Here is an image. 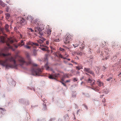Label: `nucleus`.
<instances>
[{
	"label": "nucleus",
	"instance_id": "nucleus-52",
	"mask_svg": "<svg viewBox=\"0 0 121 121\" xmlns=\"http://www.w3.org/2000/svg\"><path fill=\"white\" fill-rule=\"evenodd\" d=\"M91 88V87H90ZM91 88L92 89H93L94 90H95V88Z\"/></svg>",
	"mask_w": 121,
	"mask_h": 121
},
{
	"label": "nucleus",
	"instance_id": "nucleus-12",
	"mask_svg": "<svg viewBox=\"0 0 121 121\" xmlns=\"http://www.w3.org/2000/svg\"><path fill=\"white\" fill-rule=\"evenodd\" d=\"M4 110L3 108H0V117H1L4 114Z\"/></svg>",
	"mask_w": 121,
	"mask_h": 121
},
{
	"label": "nucleus",
	"instance_id": "nucleus-60",
	"mask_svg": "<svg viewBox=\"0 0 121 121\" xmlns=\"http://www.w3.org/2000/svg\"><path fill=\"white\" fill-rule=\"evenodd\" d=\"M69 65H72V64H69Z\"/></svg>",
	"mask_w": 121,
	"mask_h": 121
},
{
	"label": "nucleus",
	"instance_id": "nucleus-25",
	"mask_svg": "<svg viewBox=\"0 0 121 121\" xmlns=\"http://www.w3.org/2000/svg\"><path fill=\"white\" fill-rule=\"evenodd\" d=\"M79 44L78 43H76V44H73V45L74 46V48L77 47L78 45Z\"/></svg>",
	"mask_w": 121,
	"mask_h": 121
},
{
	"label": "nucleus",
	"instance_id": "nucleus-55",
	"mask_svg": "<svg viewBox=\"0 0 121 121\" xmlns=\"http://www.w3.org/2000/svg\"><path fill=\"white\" fill-rule=\"evenodd\" d=\"M85 73L87 75H89V74L88 73Z\"/></svg>",
	"mask_w": 121,
	"mask_h": 121
},
{
	"label": "nucleus",
	"instance_id": "nucleus-57",
	"mask_svg": "<svg viewBox=\"0 0 121 121\" xmlns=\"http://www.w3.org/2000/svg\"><path fill=\"white\" fill-rule=\"evenodd\" d=\"M121 74V73H119V76Z\"/></svg>",
	"mask_w": 121,
	"mask_h": 121
},
{
	"label": "nucleus",
	"instance_id": "nucleus-58",
	"mask_svg": "<svg viewBox=\"0 0 121 121\" xmlns=\"http://www.w3.org/2000/svg\"><path fill=\"white\" fill-rule=\"evenodd\" d=\"M105 100H104V101L103 100V102H105Z\"/></svg>",
	"mask_w": 121,
	"mask_h": 121
},
{
	"label": "nucleus",
	"instance_id": "nucleus-37",
	"mask_svg": "<svg viewBox=\"0 0 121 121\" xmlns=\"http://www.w3.org/2000/svg\"><path fill=\"white\" fill-rule=\"evenodd\" d=\"M61 83L65 86H66V85L63 82L60 81Z\"/></svg>",
	"mask_w": 121,
	"mask_h": 121
},
{
	"label": "nucleus",
	"instance_id": "nucleus-44",
	"mask_svg": "<svg viewBox=\"0 0 121 121\" xmlns=\"http://www.w3.org/2000/svg\"><path fill=\"white\" fill-rule=\"evenodd\" d=\"M80 69H82V66H79Z\"/></svg>",
	"mask_w": 121,
	"mask_h": 121
},
{
	"label": "nucleus",
	"instance_id": "nucleus-31",
	"mask_svg": "<svg viewBox=\"0 0 121 121\" xmlns=\"http://www.w3.org/2000/svg\"><path fill=\"white\" fill-rule=\"evenodd\" d=\"M50 48L52 50H54L55 49V48H54L53 47H52V46H51L50 47ZM51 52H52V50H51Z\"/></svg>",
	"mask_w": 121,
	"mask_h": 121
},
{
	"label": "nucleus",
	"instance_id": "nucleus-24",
	"mask_svg": "<svg viewBox=\"0 0 121 121\" xmlns=\"http://www.w3.org/2000/svg\"><path fill=\"white\" fill-rule=\"evenodd\" d=\"M93 80H92L91 79H90V78H89V79H88V80L87 82H88L91 83V82H93Z\"/></svg>",
	"mask_w": 121,
	"mask_h": 121
},
{
	"label": "nucleus",
	"instance_id": "nucleus-53",
	"mask_svg": "<svg viewBox=\"0 0 121 121\" xmlns=\"http://www.w3.org/2000/svg\"><path fill=\"white\" fill-rule=\"evenodd\" d=\"M46 43L47 44H48V41H47L46 42Z\"/></svg>",
	"mask_w": 121,
	"mask_h": 121
},
{
	"label": "nucleus",
	"instance_id": "nucleus-16",
	"mask_svg": "<svg viewBox=\"0 0 121 121\" xmlns=\"http://www.w3.org/2000/svg\"><path fill=\"white\" fill-rule=\"evenodd\" d=\"M74 53L75 54L80 56L82 55L83 54L82 52H80L79 51L75 52Z\"/></svg>",
	"mask_w": 121,
	"mask_h": 121
},
{
	"label": "nucleus",
	"instance_id": "nucleus-48",
	"mask_svg": "<svg viewBox=\"0 0 121 121\" xmlns=\"http://www.w3.org/2000/svg\"><path fill=\"white\" fill-rule=\"evenodd\" d=\"M18 46H19L18 45V46H17V45H15V47L16 48H17L18 47Z\"/></svg>",
	"mask_w": 121,
	"mask_h": 121
},
{
	"label": "nucleus",
	"instance_id": "nucleus-11",
	"mask_svg": "<svg viewBox=\"0 0 121 121\" xmlns=\"http://www.w3.org/2000/svg\"><path fill=\"white\" fill-rule=\"evenodd\" d=\"M55 55L56 56L58 57L59 56L60 57H61L62 58H63V59H66V58L65 57H63L62 55L61 54L60 52H58L56 53Z\"/></svg>",
	"mask_w": 121,
	"mask_h": 121
},
{
	"label": "nucleus",
	"instance_id": "nucleus-13",
	"mask_svg": "<svg viewBox=\"0 0 121 121\" xmlns=\"http://www.w3.org/2000/svg\"><path fill=\"white\" fill-rule=\"evenodd\" d=\"M97 83L98 84L99 86L100 87L103 86V82L100 81L99 80H98L97 81Z\"/></svg>",
	"mask_w": 121,
	"mask_h": 121
},
{
	"label": "nucleus",
	"instance_id": "nucleus-47",
	"mask_svg": "<svg viewBox=\"0 0 121 121\" xmlns=\"http://www.w3.org/2000/svg\"><path fill=\"white\" fill-rule=\"evenodd\" d=\"M10 17V16H9V15H8V16H7L6 17V18H7V17Z\"/></svg>",
	"mask_w": 121,
	"mask_h": 121
},
{
	"label": "nucleus",
	"instance_id": "nucleus-27",
	"mask_svg": "<svg viewBox=\"0 0 121 121\" xmlns=\"http://www.w3.org/2000/svg\"><path fill=\"white\" fill-rule=\"evenodd\" d=\"M112 79V77H109L106 80L107 81H109L111 80Z\"/></svg>",
	"mask_w": 121,
	"mask_h": 121
},
{
	"label": "nucleus",
	"instance_id": "nucleus-38",
	"mask_svg": "<svg viewBox=\"0 0 121 121\" xmlns=\"http://www.w3.org/2000/svg\"><path fill=\"white\" fill-rule=\"evenodd\" d=\"M76 68L77 69H78V70H79L80 69L79 68V66H76Z\"/></svg>",
	"mask_w": 121,
	"mask_h": 121
},
{
	"label": "nucleus",
	"instance_id": "nucleus-5",
	"mask_svg": "<svg viewBox=\"0 0 121 121\" xmlns=\"http://www.w3.org/2000/svg\"><path fill=\"white\" fill-rule=\"evenodd\" d=\"M72 36L69 33H67L63 39L64 43L65 44L69 43L70 41L72 40Z\"/></svg>",
	"mask_w": 121,
	"mask_h": 121
},
{
	"label": "nucleus",
	"instance_id": "nucleus-7",
	"mask_svg": "<svg viewBox=\"0 0 121 121\" xmlns=\"http://www.w3.org/2000/svg\"><path fill=\"white\" fill-rule=\"evenodd\" d=\"M60 76V74L59 73L52 74L50 75L49 78L50 79H55L56 78L59 77Z\"/></svg>",
	"mask_w": 121,
	"mask_h": 121
},
{
	"label": "nucleus",
	"instance_id": "nucleus-43",
	"mask_svg": "<svg viewBox=\"0 0 121 121\" xmlns=\"http://www.w3.org/2000/svg\"><path fill=\"white\" fill-rule=\"evenodd\" d=\"M95 90H94L95 91H97L99 90V89H97L96 88H95Z\"/></svg>",
	"mask_w": 121,
	"mask_h": 121
},
{
	"label": "nucleus",
	"instance_id": "nucleus-33",
	"mask_svg": "<svg viewBox=\"0 0 121 121\" xmlns=\"http://www.w3.org/2000/svg\"><path fill=\"white\" fill-rule=\"evenodd\" d=\"M9 8L7 6V8L6 9V11L7 12H9Z\"/></svg>",
	"mask_w": 121,
	"mask_h": 121
},
{
	"label": "nucleus",
	"instance_id": "nucleus-15",
	"mask_svg": "<svg viewBox=\"0 0 121 121\" xmlns=\"http://www.w3.org/2000/svg\"><path fill=\"white\" fill-rule=\"evenodd\" d=\"M27 29H28L27 30L28 32L29 35H30V32H34V30H33L31 28H27Z\"/></svg>",
	"mask_w": 121,
	"mask_h": 121
},
{
	"label": "nucleus",
	"instance_id": "nucleus-32",
	"mask_svg": "<svg viewBox=\"0 0 121 121\" xmlns=\"http://www.w3.org/2000/svg\"><path fill=\"white\" fill-rule=\"evenodd\" d=\"M0 4L3 7L5 5L2 2H1V3L0 2Z\"/></svg>",
	"mask_w": 121,
	"mask_h": 121
},
{
	"label": "nucleus",
	"instance_id": "nucleus-50",
	"mask_svg": "<svg viewBox=\"0 0 121 121\" xmlns=\"http://www.w3.org/2000/svg\"><path fill=\"white\" fill-rule=\"evenodd\" d=\"M2 12H3L2 11H0V14H1L2 13Z\"/></svg>",
	"mask_w": 121,
	"mask_h": 121
},
{
	"label": "nucleus",
	"instance_id": "nucleus-3",
	"mask_svg": "<svg viewBox=\"0 0 121 121\" xmlns=\"http://www.w3.org/2000/svg\"><path fill=\"white\" fill-rule=\"evenodd\" d=\"M2 33L3 35H4V33L3 32L2 30H1L0 31V34ZM6 35L4 34V36H0V41L1 42L4 43L6 42L7 45L10 48H11L12 47L10 45V44H11L13 43L14 41L12 40V38H10V39L7 38L6 39Z\"/></svg>",
	"mask_w": 121,
	"mask_h": 121
},
{
	"label": "nucleus",
	"instance_id": "nucleus-14",
	"mask_svg": "<svg viewBox=\"0 0 121 121\" xmlns=\"http://www.w3.org/2000/svg\"><path fill=\"white\" fill-rule=\"evenodd\" d=\"M51 32V30L50 29H48L47 31V33L46 35L48 36L50 35Z\"/></svg>",
	"mask_w": 121,
	"mask_h": 121
},
{
	"label": "nucleus",
	"instance_id": "nucleus-18",
	"mask_svg": "<svg viewBox=\"0 0 121 121\" xmlns=\"http://www.w3.org/2000/svg\"><path fill=\"white\" fill-rule=\"evenodd\" d=\"M9 27V25L8 24H6L5 25V29L7 32H9V30L8 28Z\"/></svg>",
	"mask_w": 121,
	"mask_h": 121
},
{
	"label": "nucleus",
	"instance_id": "nucleus-45",
	"mask_svg": "<svg viewBox=\"0 0 121 121\" xmlns=\"http://www.w3.org/2000/svg\"><path fill=\"white\" fill-rule=\"evenodd\" d=\"M72 97H76V95H73Z\"/></svg>",
	"mask_w": 121,
	"mask_h": 121
},
{
	"label": "nucleus",
	"instance_id": "nucleus-20",
	"mask_svg": "<svg viewBox=\"0 0 121 121\" xmlns=\"http://www.w3.org/2000/svg\"><path fill=\"white\" fill-rule=\"evenodd\" d=\"M38 42L40 44H41L43 43V41L41 39H39L38 41Z\"/></svg>",
	"mask_w": 121,
	"mask_h": 121
},
{
	"label": "nucleus",
	"instance_id": "nucleus-39",
	"mask_svg": "<svg viewBox=\"0 0 121 121\" xmlns=\"http://www.w3.org/2000/svg\"><path fill=\"white\" fill-rule=\"evenodd\" d=\"M70 80H67L65 82L67 83L68 82H70Z\"/></svg>",
	"mask_w": 121,
	"mask_h": 121
},
{
	"label": "nucleus",
	"instance_id": "nucleus-34",
	"mask_svg": "<svg viewBox=\"0 0 121 121\" xmlns=\"http://www.w3.org/2000/svg\"><path fill=\"white\" fill-rule=\"evenodd\" d=\"M38 121H45L44 119H38Z\"/></svg>",
	"mask_w": 121,
	"mask_h": 121
},
{
	"label": "nucleus",
	"instance_id": "nucleus-23",
	"mask_svg": "<svg viewBox=\"0 0 121 121\" xmlns=\"http://www.w3.org/2000/svg\"><path fill=\"white\" fill-rule=\"evenodd\" d=\"M33 54L34 56H36L37 54V51L35 50H34L33 52Z\"/></svg>",
	"mask_w": 121,
	"mask_h": 121
},
{
	"label": "nucleus",
	"instance_id": "nucleus-54",
	"mask_svg": "<svg viewBox=\"0 0 121 121\" xmlns=\"http://www.w3.org/2000/svg\"><path fill=\"white\" fill-rule=\"evenodd\" d=\"M74 63H75V64H77V63L76 62H74Z\"/></svg>",
	"mask_w": 121,
	"mask_h": 121
},
{
	"label": "nucleus",
	"instance_id": "nucleus-36",
	"mask_svg": "<svg viewBox=\"0 0 121 121\" xmlns=\"http://www.w3.org/2000/svg\"><path fill=\"white\" fill-rule=\"evenodd\" d=\"M32 65H33V66H37V65L35 63H33L32 64Z\"/></svg>",
	"mask_w": 121,
	"mask_h": 121
},
{
	"label": "nucleus",
	"instance_id": "nucleus-61",
	"mask_svg": "<svg viewBox=\"0 0 121 121\" xmlns=\"http://www.w3.org/2000/svg\"><path fill=\"white\" fill-rule=\"evenodd\" d=\"M43 46V45H41V46Z\"/></svg>",
	"mask_w": 121,
	"mask_h": 121
},
{
	"label": "nucleus",
	"instance_id": "nucleus-41",
	"mask_svg": "<svg viewBox=\"0 0 121 121\" xmlns=\"http://www.w3.org/2000/svg\"><path fill=\"white\" fill-rule=\"evenodd\" d=\"M63 47H64L66 49H69L66 46H63Z\"/></svg>",
	"mask_w": 121,
	"mask_h": 121
},
{
	"label": "nucleus",
	"instance_id": "nucleus-29",
	"mask_svg": "<svg viewBox=\"0 0 121 121\" xmlns=\"http://www.w3.org/2000/svg\"><path fill=\"white\" fill-rule=\"evenodd\" d=\"M9 55V54H6L3 53L2 54V55L4 56H7L8 55Z\"/></svg>",
	"mask_w": 121,
	"mask_h": 121
},
{
	"label": "nucleus",
	"instance_id": "nucleus-40",
	"mask_svg": "<svg viewBox=\"0 0 121 121\" xmlns=\"http://www.w3.org/2000/svg\"><path fill=\"white\" fill-rule=\"evenodd\" d=\"M106 69V68L105 67V66H103V70H105Z\"/></svg>",
	"mask_w": 121,
	"mask_h": 121
},
{
	"label": "nucleus",
	"instance_id": "nucleus-9",
	"mask_svg": "<svg viewBox=\"0 0 121 121\" xmlns=\"http://www.w3.org/2000/svg\"><path fill=\"white\" fill-rule=\"evenodd\" d=\"M33 18L31 16H28L27 17V19L30 21L32 24L34 25L35 23H34V22H35V20H33Z\"/></svg>",
	"mask_w": 121,
	"mask_h": 121
},
{
	"label": "nucleus",
	"instance_id": "nucleus-19",
	"mask_svg": "<svg viewBox=\"0 0 121 121\" xmlns=\"http://www.w3.org/2000/svg\"><path fill=\"white\" fill-rule=\"evenodd\" d=\"M21 44H20L18 45L19 46H20V47H21L25 43L23 41V40H21Z\"/></svg>",
	"mask_w": 121,
	"mask_h": 121
},
{
	"label": "nucleus",
	"instance_id": "nucleus-46",
	"mask_svg": "<svg viewBox=\"0 0 121 121\" xmlns=\"http://www.w3.org/2000/svg\"><path fill=\"white\" fill-rule=\"evenodd\" d=\"M107 59H108V58H107V57H106V58H105L106 60H107ZM105 59V58H104V59L103 58L102 60H104Z\"/></svg>",
	"mask_w": 121,
	"mask_h": 121
},
{
	"label": "nucleus",
	"instance_id": "nucleus-21",
	"mask_svg": "<svg viewBox=\"0 0 121 121\" xmlns=\"http://www.w3.org/2000/svg\"><path fill=\"white\" fill-rule=\"evenodd\" d=\"M85 45L83 43L82 44L81 46V47H80V49H82V48H83Z\"/></svg>",
	"mask_w": 121,
	"mask_h": 121
},
{
	"label": "nucleus",
	"instance_id": "nucleus-59",
	"mask_svg": "<svg viewBox=\"0 0 121 121\" xmlns=\"http://www.w3.org/2000/svg\"><path fill=\"white\" fill-rule=\"evenodd\" d=\"M83 83V82H82L81 83V84H82V83Z\"/></svg>",
	"mask_w": 121,
	"mask_h": 121
},
{
	"label": "nucleus",
	"instance_id": "nucleus-28",
	"mask_svg": "<svg viewBox=\"0 0 121 121\" xmlns=\"http://www.w3.org/2000/svg\"><path fill=\"white\" fill-rule=\"evenodd\" d=\"M59 50L60 51H62V52H64V51H65V49H64L63 48H60Z\"/></svg>",
	"mask_w": 121,
	"mask_h": 121
},
{
	"label": "nucleus",
	"instance_id": "nucleus-35",
	"mask_svg": "<svg viewBox=\"0 0 121 121\" xmlns=\"http://www.w3.org/2000/svg\"><path fill=\"white\" fill-rule=\"evenodd\" d=\"M73 81L75 82L76 81H77V80L76 78H74L73 79Z\"/></svg>",
	"mask_w": 121,
	"mask_h": 121
},
{
	"label": "nucleus",
	"instance_id": "nucleus-8",
	"mask_svg": "<svg viewBox=\"0 0 121 121\" xmlns=\"http://www.w3.org/2000/svg\"><path fill=\"white\" fill-rule=\"evenodd\" d=\"M84 72H87L88 73L91 74L94 77L95 76V74L94 72L93 71L91 70L89 68H84Z\"/></svg>",
	"mask_w": 121,
	"mask_h": 121
},
{
	"label": "nucleus",
	"instance_id": "nucleus-6",
	"mask_svg": "<svg viewBox=\"0 0 121 121\" xmlns=\"http://www.w3.org/2000/svg\"><path fill=\"white\" fill-rule=\"evenodd\" d=\"M26 45H24V47L26 48L27 49H30L31 48V46H33L34 45L36 46H39V44L35 43H34L32 42L29 41L26 43Z\"/></svg>",
	"mask_w": 121,
	"mask_h": 121
},
{
	"label": "nucleus",
	"instance_id": "nucleus-1",
	"mask_svg": "<svg viewBox=\"0 0 121 121\" xmlns=\"http://www.w3.org/2000/svg\"><path fill=\"white\" fill-rule=\"evenodd\" d=\"M0 64L2 66H5L6 68L9 67L17 68L18 67L24 68L26 66V61L24 59L19 56L17 64L16 63L15 58L13 57L6 58L5 60H0Z\"/></svg>",
	"mask_w": 121,
	"mask_h": 121
},
{
	"label": "nucleus",
	"instance_id": "nucleus-62",
	"mask_svg": "<svg viewBox=\"0 0 121 121\" xmlns=\"http://www.w3.org/2000/svg\"><path fill=\"white\" fill-rule=\"evenodd\" d=\"M53 73H54V71H53Z\"/></svg>",
	"mask_w": 121,
	"mask_h": 121
},
{
	"label": "nucleus",
	"instance_id": "nucleus-42",
	"mask_svg": "<svg viewBox=\"0 0 121 121\" xmlns=\"http://www.w3.org/2000/svg\"><path fill=\"white\" fill-rule=\"evenodd\" d=\"M42 50L43 51H45L46 50V48H42Z\"/></svg>",
	"mask_w": 121,
	"mask_h": 121
},
{
	"label": "nucleus",
	"instance_id": "nucleus-26",
	"mask_svg": "<svg viewBox=\"0 0 121 121\" xmlns=\"http://www.w3.org/2000/svg\"><path fill=\"white\" fill-rule=\"evenodd\" d=\"M64 56L66 57H68L69 56V55L67 54L66 52L65 53Z\"/></svg>",
	"mask_w": 121,
	"mask_h": 121
},
{
	"label": "nucleus",
	"instance_id": "nucleus-4",
	"mask_svg": "<svg viewBox=\"0 0 121 121\" xmlns=\"http://www.w3.org/2000/svg\"><path fill=\"white\" fill-rule=\"evenodd\" d=\"M42 70L43 68L40 69L37 67H34L32 69V74L34 75L40 76Z\"/></svg>",
	"mask_w": 121,
	"mask_h": 121
},
{
	"label": "nucleus",
	"instance_id": "nucleus-2",
	"mask_svg": "<svg viewBox=\"0 0 121 121\" xmlns=\"http://www.w3.org/2000/svg\"><path fill=\"white\" fill-rule=\"evenodd\" d=\"M34 23H35L34 25L35 26V32H38L39 34L41 36L42 35L43 33L42 32V30L44 29V25L40 22L39 19H35V22H34Z\"/></svg>",
	"mask_w": 121,
	"mask_h": 121
},
{
	"label": "nucleus",
	"instance_id": "nucleus-30",
	"mask_svg": "<svg viewBox=\"0 0 121 121\" xmlns=\"http://www.w3.org/2000/svg\"><path fill=\"white\" fill-rule=\"evenodd\" d=\"M93 82H92V83H91V86L94 85L95 84V81L94 80H93Z\"/></svg>",
	"mask_w": 121,
	"mask_h": 121
},
{
	"label": "nucleus",
	"instance_id": "nucleus-10",
	"mask_svg": "<svg viewBox=\"0 0 121 121\" xmlns=\"http://www.w3.org/2000/svg\"><path fill=\"white\" fill-rule=\"evenodd\" d=\"M19 18L20 19V21L19 22V23H20L22 25H24L26 23V21L23 18L21 17Z\"/></svg>",
	"mask_w": 121,
	"mask_h": 121
},
{
	"label": "nucleus",
	"instance_id": "nucleus-51",
	"mask_svg": "<svg viewBox=\"0 0 121 121\" xmlns=\"http://www.w3.org/2000/svg\"><path fill=\"white\" fill-rule=\"evenodd\" d=\"M66 58V59H67V60H68L69 61V60H70V59H67Z\"/></svg>",
	"mask_w": 121,
	"mask_h": 121
},
{
	"label": "nucleus",
	"instance_id": "nucleus-17",
	"mask_svg": "<svg viewBox=\"0 0 121 121\" xmlns=\"http://www.w3.org/2000/svg\"><path fill=\"white\" fill-rule=\"evenodd\" d=\"M48 62H47L44 66V67L46 68V70L48 69L49 68V67L48 66Z\"/></svg>",
	"mask_w": 121,
	"mask_h": 121
},
{
	"label": "nucleus",
	"instance_id": "nucleus-56",
	"mask_svg": "<svg viewBox=\"0 0 121 121\" xmlns=\"http://www.w3.org/2000/svg\"><path fill=\"white\" fill-rule=\"evenodd\" d=\"M71 62H73L74 63V62L73 60H72L71 61Z\"/></svg>",
	"mask_w": 121,
	"mask_h": 121
},
{
	"label": "nucleus",
	"instance_id": "nucleus-22",
	"mask_svg": "<svg viewBox=\"0 0 121 121\" xmlns=\"http://www.w3.org/2000/svg\"><path fill=\"white\" fill-rule=\"evenodd\" d=\"M53 40L55 42H59L60 41V40L59 39H54Z\"/></svg>",
	"mask_w": 121,
	"mask_h": 121
},
{
	"label": "nucleus",
	"instance_id": "nucleus-49",
	"mask_svg": "<svg viewBox=\"0 0 121 121\" xmlns=\"http://www.w3.org/2000/svg\"><path fill=\"white\" fill-rule=\"evenodd\" d=\"M85 107L87 109V106L86 105H85Z\"/></svg>",
	"mask_w": 121,
	"mask_h": 121
}]
</instances>
